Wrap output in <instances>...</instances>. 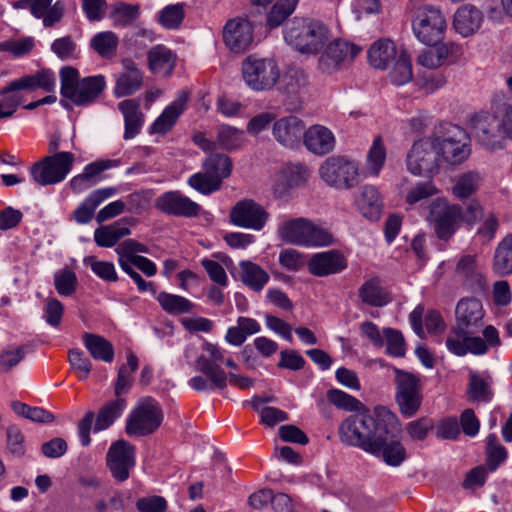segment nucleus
<instances>
[{
  "label": "nucleus",
  "mask_w": 512,
  "mask_h": 512,
  "mask_svg": "<svg viewBox=\"0 0 512 512\" xmlns=\"http://www.w3.org/2000/svg\"><path fill=\"white\" fill-rule=\"evenodd\" d=\"M202 350L207 355H200L195 361V369L203 373L210 383L218 388L224 389L227 386V374L220 367V363L224 362L226 351L213 344L205 341L202 345Z\"/></svg>",
  "instance_id": "a211bd4d"
},
{
  "label": "nucleus",
  "mask_w": 512,
  "mask_h": 512,
  "mask_svg": "<svg viewBox=\"0 0 512 512\" xmlns=\"http://www.w3.org/2000/svg\"><path fill=\"white\" fill-rule=\"evenodd\" d=\"M361 52V48L342 40L329 43L318 58V70L332 75L347 68Z\"/></svg>",
  "instance_id": "f3484780"
},
{
  "label": "nucleus",
  "mask_w": 512,
  "mask_h": 512,
  "mask_svg": "<svg viewBox=\"0 0 512 512\" xmlns=\"http://www.w3.org/2000/svg\"><path fill=\"white\" fill-rule=\"evenodd\" d=\"M397 429V416L384 406H377L373 414L358 412L343 420L338 428L341 442L365 452L373 449L379 434Z\"/></svg>",
  "instance_id": "f03ea898"
},
{
  "label": "nucleus",
  "mask_w": 512,
  "mask_h": 512,
  "mask_svg": "<svg viewBox=\"0 0 512 512\" xmlns=\"http://www.w3.org/2000/svg\"><path fill=\"white\" fill-rule=\"evenodd\" d=\"M239 266L241 281L252 290L261 291L269 281V274L258 264L241 261Z\"/></svg>",
  "instance_id": "79ce46f5"
},
{
  "label": "nucleus",
  "mask_w": 512,
  "mask_h": 512,
  "mask_svg": "<svg viewBox=\"0 0 512 512\" xmlns=\"http://www.w3.org/2000/svg\"><path fill=\"white\" fill-rule=\"evenodd\" d=\"M456 275L462 285L472 291H480L486 288V280L478 264L477 255H463L455 268Z\"/></svg>",
  "instance_id": "a878e982"
},
{
  "label": "nucleus",
  "mask_w": 512,
  "mask_h": 512,
  "mask_svg": "<svg viewBox=\"0 0 512 512\" xmlns=\"http://www.w3.org/2000/svg\"><path fill=\"white\" fill-rule=\"evenodd\" d=\"M433 137L413 143L406 157L409 172L417 176H433L438 173L440 162Z\"/></svg>",
  "instance_id": "4468645a"
},
{
  "label": "nucleus",
  "mask_w": 512,
  "mask_h": 512,
  "mask_svg": "<svg viewBox=\"0 0 512 512\" xmlns=\"http://www.w3.org/2000/svg\"><path fill=\"white\" fill-rule=\"evenodd\" d=\"M242 142V131L230 126H221L219 128L216 146L218 145L222 149L231 150L240 147Z\"/></svg>",
  "instance_id": "13d9d810"
},
{
  "label": "nucleus",
  "mask_w": 512,
  "mask_h": 512,
  "mask_svg": "<svg viewBox=\"0 0 512 512\" xmlns=\"http://www.w3.org/2000/svg\"><path fill=\"white\" fill-rule=\"evenodd\" d=\"M308 86V77L306 73L298 68L289 69L283 79L281 90L288 97H298L305 93Z\"/></svg>",
  "instance_id": "de8ad7c7"
},
{
  "label": "nucleus",
  "mask_w": 512,
  "mask_h": 512,
  "mask_svg": "<svg viewBox=\"0 0 512 512\" xmlns=\"http://www.w3.org/2000/svg\"><path fill=\"white\" fill-rule=\"evenodd\" d=\"M436 236L443 241L452 238L462 222V207L451 204L445 198H437L430 204L427 217Z\"/></svg>",
  "instance_id": "ddd939ff"
},
{
  "label": "nucleus",
  "mask_w": 512,
  "mask_h": 512,
  "mask_svg": "<svg viewBox=\"0 0 512 512\" xmlns=\"http://www.w3.org/2000/svg\"><path fill=\"white\" fill-rule=\"evenodd\" d=\"M327 399L337 408L346 411H360L363 407L358 399L339 389L328 390Z\"/></svg>",
  "instance_id": "4d7b16f0"
},
{
  "label": "nucleus",
  "mask_w": 512,
  "mask_h": 512,
  "mask_svg": "<svg viewBox=\"0 0 512 512\" xmlns=\"http://www.w3.org/2000/svg\"><path fill=\"white\" fill-rule=\"evenodd\" d=\"M124 71L119 74L114 94L117 97L129 96L138 91L143 84V73L131 59L122 61Z\"/></svg>",
  "instance_id": "bb28decb"
},
{
  "label": "nucleus",
  "mask_w": 512,
  "mask_h": 512,
  "mask_svg": "<svg viewBox=\"0 0 512 512\" xmlns=\"http://www.w3.org/2000/svg\"><path fill=\"white\" fill-rule=\"evenodd\" d=\"M157 300L162 309L169 314H185L194 308V304L190 300L167 292L159 293Z\"/></svg>",
  "instance_id": "5fc2aeb1"
},
{
  "label": "nucleus",
  "mask_w": 512,
  "mask_h": 512,
  "mask_svg": "<svg viewBox=\"0 0 512 512\" xmlns=\"http://www.w3.org/2000/svg\"><path fill=\"white\" fill-rule=\"evenodd\" d=\"M305 130V123L299 117L289 115L274 121L272 135L279 144L293 148L300 142Z\"/></svg>",
  "instance_id": "b1692460"
},
{
  "label": "nucleus",
  "mask_w": 512,
  "mask_h": 512,
  "mask_svg": "<svg viewBox=\"0 0 512 512\" xmlns=\"http://www.w3.org/2000/svg\"><path fill=\"white\" fill-rule=\"evenodd\" d=\"M471 130L478 142L489 150L502 149L512 141V103L505 104L496 114L479 112L470 119Z\"/></svg>",
  "instance_id": "7ed1b4c3"
},
{
  "label": "nucleus",
  "mask_w": 512,
  "mask_h": 512,
  "mask_svg": "<svg viewBox=\"0 0 512 512\" xmlns=\"http://www.w3.org/2000/svg\"><path fill=\"white\" fill-rule=\"evenodd\" d=\"M135 462V446L122 439L114 442L106 455L107 468L118 482H124L129 478Z\"/></svg>",
  "instance_id": "aec40b11"
},
{
  "label": "nucleus",
  "mask_w": 512,
  "mask_h": 512,
  "mask_svg": "<svg viewBox=\"0 0 512 512\" xmlns=\"http://www.w3.org/2000/svg\"><path fill=\"white\" fill-rule=\"evenodd\" d=\"M358 296L363 303L373 307H382L391 301L389 292L382 287L378 278L366 280L359 288Z\"/></svg>",
  "instance_id": "c9c22d12"
},
{
  "label": "nucleus",
  "mask_w": 512,
  "mask_h": 512,
  "mask_svg": "<svg viewBox=\"0 0 512 512\" xmlns=\"http://www.w3.org/2000/svg\"><path fill=\"white\" fill-rule=\"evenodd\" d=\"M401 432V424L397 418V429L385 431L378 435L377 440L373 443V449L369 450V454L381 457L389 466L401 465L407 457V452L401 443L398 435Z\"/></svg>",
  "instance_id": "6ab92c4d"
},
{
  "label": "nucleus",
  "mask_w": 512,
  "mask_h": 512,
  "mask_svg": "<svg viewBox=\"0 0 512 512\" xmlns=\"http://www.w3.org/2000/svg\"><path fill=\"white\" fill-rule=\"evenodd\" d=\"M395 63L389 73L390 80L396 85H404L413 78L410 56L404 49H401L399 55L394 60Z\"/></svg>",
  "instance_id": "864d4df0"
},
{
  "label": "nucleus",
  "mask_w": 512,
  "mask_h": 512,
  "mask_svg": "<svg viewBox=\"0 0 512 512\" xmlns=\"http://www.w3.org/2000/svg\"><path fill=\"white\" fill-rule=\"evenodd\" d=\"M492 379L490 376L482 377L472 373L469 379L468 395L472 401L488 402L493 397L491 390Z\"/></svg>",
  "instance_id": "603ef678"
},
{
  "label": "nucleus",
  "mask_w": 512,
  "mask_h": 512,
  "mask_svg": "<svg viewBox=\"0 0 512 512\" xmlns=\"http://www.w3.org/2000/svg\"><path fill=\"white\" fill-rule=\"evenodd\" d=\"M327 28L315 21L293 19L284 30L285 41L302 53L314 54L328 38Z\"/></svg>",
  "instance_id": "0eeeda50"
},
{
  "label": "nucleus",
  "mask_w": 512,
  "mask_h": 512,
  "mask_svg": "<svg viewBox=\"0 0 512 512\" xmlns=\"http://www.w3.org/2000/svg\"><path fill=\"white\" fill-rule=\"evenodd\" d=\"M458 52V46L452 42L436 44L435 48L422 51L418 55L417 62L426 68L436 69L440 67L449 57L450 54Z\"/></svg>",
  "instance_id": "4c0bfd02"
},
{
  "label": "nucleus",
  "mask_w": 512,
  "mask_h": 512,
  "mask_svg": "<svg viewBox=\"0 0 512 512\" xmlns=\"http://www.w3.org/2000/svg\"><path fill=\"white\" fill-rule=\"evenodd\" d=\"M438 189L431 181L419 182L406 194V202L410 205L438 194Z\"/></svg>",
  "instance_id": "680f3d73"
},
{
  "label": "nucleus",
  "mask_w": 512,
  "mask_h": 512,
  "mask_svg": "<svg viewBox=\"0 0 512 512\" xmlns=\"http://www.w3.org/2000/svg\"><path fill=\"white\" fill-rule=\"evenodd\" d=\"M361 213L371 220L380 217L382 210V198L376 187L366 185L362 188L361 194L357 200Z\"/></svg>",
  "instance_id": "a19ab883"
},
{
  "label": "nucleus",
  "mask_w": 512,
  "mask_h": 512,
  "mask_svg": "<svg viewBox=\"0 0 512 512\" xmlns=\"http://www.w3.org/2000/svg\"><path fill=\"white\" fill-rule=\"evenodd\" d=\"M483 15L480 10L471 5H464L456 11L453 26L463 37L473 35L481 26Z\"/></svg>",
  "instance_id": "7c9ffc66"
},
{
  "label": "nucleus",
  "mask_w": 512,
  "mask_h": 512,
  "mask_svg": "<svg viewBox=\"0 0 512 512\" xmlns=\"http://www.w3.org/2000/svg\"><path fill=\"white\" fill-rule=\"evenodd\" d=\"M482 182L480 174L476 171H467L460 174L452 187L455 198L463 200L477 192Z\"/></svg>",
  "instance_id": "c03bdc74"
},
{
  "label": "nucleus",
  "mask_w": 512,
  "mask_h": 512,
  "mask_svg": "<svg viewBox=\"0 0 512 512\" xmlns=\"http://www.w3.org/2000/svg\"><path fill=\"white\" fill-rule=\"evenodd\" d=\"M74 162L75 155L73 153L58 152L34 163L30 168V174L38 185H53L66 178Z\"/></svg>",
  "instance_id": "9b49d317"
},
{
  "label": "nucleus",
  "mask_w": 512,
  "mask_h": 512,
  "mask_svg": "<svg viewBox=\"0 0 512 512\" xmlns=\"http://www.w3.org/2000/svg\"><path fill=\"white\" fill-rule=\"evenodd\" d=\"M231 159L222 153L209 155L202 164V171L193 174L188 184L198 192L209 195L218 191L224 179L232 172Z\"/></svg>",
  "instance_id": "6e6552de"
},
{
  "label": "nucleus",
  "mask_w": 512,
  "mask_h": 512,
  "mask_svg": "<svg viewBox=\"0 0 512 512\" xmlns=\"http://www.w3.org/2000/svg\"><path fill=\"white\" fill-rule=\"evenodd\" d=\"M125 120L124 139L134 138L141 130L143 124V113L140 104L134 99H127L118 104Z\"/></svg>",
  "instance_id": "f704fd0d"
},
{
  "label": "nucleus",
  "mask_w": 512,
  "mask_h": 512,
  "mask_svg": "<svg viewBox=\"0 0 512 512\" xmlns=\"http://www.w3.org/2000/svg\"><path fill=\"white\" fill-rule=\"evenodd\" d=\"M109 17L115 27L130 26L140 17V6L125 2L113 3Z\"/></svg>",
  "instance_id": "49530a36"
},
{
  "label": "nucleus",
  "mask_w": 512,
  "mask_h": 512,
  "mask_svg": "<svg viewBox=\"0 0 512 512\" xmlns=\"http://www.w3.org/2000/svg\"><path fill=\"white\" fill-rule=\"evenodd\" d=\"M412 28L419 41L431 46L438 44L443 39L447 23L440 9L423 5L415 12Z\"/></svg>",
  "instance_id": "9d476101"
},
{
  "label": "nucleus",
  "mask_w": 512,
  "mask_h": 512,
  "mask_svg": "<svg viewBox=\"0 0 512 512\" xmlns=\"http://www.w3.org/2000/svg\"><path fill=\"white\" fill-rule=\"evenodd\" d=\"M83 344L94 360L110 363L114 359V347L110 341L103 336L84 333Z\"/></svg>",
  "instance_id": "e433bc0d"
},
{
  "label": "nucleus",
  "mask_w": 512,
  "mask_h": 512,
  "mask_svg": "<svg viewBox=\"0 0 512 512\" xmlns=\"http://www.w3.org/2000/svg\"><path fill=\"white\" fill-rule=\"evenodd\" d=\"M126 404V399L122 397H116L115 400L107 402L98 412L95 431L105 430L110 427L121 416L126 408Z\"/></svg>",
  "instance_id": "a18cd8bd"
},
{
  "label": "nucleus",
  "mask_w": 512,
  "mask_h": 512,
  "mask_svg": "<svg viewBox=\"0 0 512 512\" xmlns=\"http://www.w3.org/2000/svg\"><path fill=\"white\" fill-rule=\"evenodd\" d=\"M61 105L67 109L71 104L86 106L94 101L103 92L106 82L102 75L89 76L80 79L79 72L72 66H65L60 70Z\"/></svg>",
  "instance_id": "20e7f679"
},
{
  "label": "nucleus",
  "mask_w": 512,
  "mask_h": 512,
  "mask_svg": "<svg viewBox=\"0 0 512 512\" xmlns=\"http://www.w3.org/2000/svg\"><path fill=\"white\" fill-rule=\"evenodd\" d=\"M81 8L89 22H99L105 17L108 3L106 0H81Z\"/></svg>",
  "instance_id": "69168bd1"
},
{
  "label": "nucleus",
  "mask_w": 512,
  "mask_h": 512,
  "mask_svg": "<svg viewBox=\"0 0 512 512\" xmlns=\"http://www.w3.org/2000/svg\"><path fill=\"white\" fill-rule=\"evenodd\" d=\"M383 334L386 339V351L388 354L401 357L405 354L404 338L402 334L395 329L385 328Z\"/></svg>",
  "instance_id": "774afa93"
},
{
  "label": "nucleus",
  "mask_w": 512,
  "mask_h": 512,
  "mask_svg": "<svg viewBox=\"0 0 512 512\" xmlns=\"http://www.w3.org/2000/svg\"><path fill=\"white\" fill-rule=\"evenodd\" d=\"M261 330L260 323L250 317L241 316L237 319V325L229 327L225 340L234 346L242 345L248 336L257 334Z\"/></svg>",
  "instance_id": "58836bf2"
},
{
  "label": "nucleus",
  "mask_w": 512,
  "mask_h": 512,
  "mask_svg": "<svg viewBox=\"0 0 512 512\" xmlns=\"http://www.w3.org/2000/svg\"><path fill=\"white\" fill-rule=\"evenodd\" d=\"M68 360L71 368L76 372L80 380H84L89 376L92 370V363L83 351L77 348L70 349L68 351Z\"/></svg>",
  "instance_id": "bf43d9fd"
},
{
  "label": "nucleus",
  "mask_w": 512,
  "mask_h": 512,
  "mask_svg": "<svg viewBox=\"0 0 512 512\" xmlns=\"http://www.w3.org/2000/svg\"><path fill=\"white\" fill-rule=\"evenodd\" d=\"M55 87V77L50 70H41L35 75L21 77L8 84V88L3 92L12 90H34L42 88L46 92H52Z\"/></svg>",
  "instance_id": "2f4dec72"
},
{
  "label": "nucleus",
  "mask_w": 512,
  "mask_h": 512,
  "mask_svg": "<svg viewBox=\"0 0 512 512\" xmlns=\"http://www.w3.org/2000/svg\"><path fill=\"white\" fill-rule=\"evenodd\" d=\"M184 18V10L180 4L165 7L159 16V22L167 29L178 28Z\"/></svg>",
  "instance_id": "338daca9"
},
{
  "label": "nucleus",
  "mask_w": 512,
  "mask_h": 512,
  "mask_svg": "<svg viewBox=\"0 0 512 512\" xmlns=\"http://www.w3.org/2000/svg\"><path fill=\"white\" fill-rule=\"evenodd\" d=\"M347 267V260L338 250L314 254L308 261L309 272L317 277L337 274Z\"/></svg>",
  "instance_id": "393cba45"
},
{
  "label": "nucleus",
  "mask_w": 512,
  "mask_h": 512,
  "mask_svg": "<svg viewBox=\"0 0 512 512\" xmlns=\"http://www.w3.org/2000/svg\"><path fill=\"white\" fill-rule=\"evenodd\" d=\"M322 180L339 190H349L359 183L358 164L344 156L327 158L319 168Z\"/></svg>",
  "instance_id": "f8f14e48"
},
{
  "label": "nucleus",
  "mask_w": 512,
  "mask_h": 512,
  "mask_svg": "<svg viewBox=\"0 0 512 512\" xmlns=\"http://www.w3.org/2000/svg\"><path fill=\"white\" fill-rule=\"evenodd\" d=\"M155 207L165 214L188 218L197 216L201 210L199 204L179 191L162 194L156 199Z\"/></svg>",
  "instance_id": "5701e85b"
},
{
  "label": "nucleus",
  "mask_w": 512,
  "mask_h": 512,
  "mask_svg": "<svg viewBox=\"0 0 512 512\" xmlns=\"http://www.w3.org/2000/svg\"><path fill=\"white\" fill-rule=\"evenodd\" d=\"M439 162L457 166L465 162L471 153L469 138L466 132L455 126L451 133L433 138Z\"/></svg>",
  "instance_id": "2eb2a0df"
},
{
  "label": "nucleus",
  "mask_w": 512,
  "mask_h": 512,
  "mask_svg": "<svg viewBox=\"0 0 512 512\" xmlns=\"http://www.w3.org/2000/svg\"><path fill=\"white\" fill-rule=\"evenodd\" d=\"M454 317L445 341L452 354L459 357L467 354L481 356L502 345L497 328L486 324V310L479 298H461L456 304Z\"/></svg>",
  "instance_id": "f257e3e1"
},
{
  "label": "nucleus",
  "mask_w": 512,
  "mask_h": 512,
  "mask_svg": "<svg viewBox=\"0 0 512 512\" xmlns=\"http://www.w3.org/2000/svg\"><path fill=\"white\" fill-rule=\"evenodd\" d=\"M269 213L252 199H244L230 211V221L236 226L261 230L268 221Z\"/></svg>",
  "instance_id": "412c9836"
},
{
  "label": "nucleus",
  "mask_w": 512,
  "mask_h": 512,
  "mask_svg": "<svg viewBox=\"0 0 512 512\" xmlns=\"http://www.w3.org/2000/svg\"><path fill=\"white\" fill-rule=\"evenodd\" d=\"M223 40L226 47L234 53L246 51L253 41L251 22L242 18L229 20L223 29Z\"/></svg>",
  "instance_id": "4be33fe9"
},
{
  "label": "nucleus",
  "mask_w": 512,
  "mask_h": 512,
  "mask_svg": "<svg viewBox=\"0 0 512 512\" xmlns=\"http://www.w3.org/2000/svg\"><path fill=\"white\" fill-rule=\"evenodd\" d=\"M26 351L23 346L5 349L0 353V372L8 373L17 366L25 357Z\"/></svg>",
  "instance_id": "0e129e2a"
},
{
  "label": "nucleus",
  "mask_w": 512,
  "mask_h": 512,
  "mask_svg": "<svg viewBox=\"0 0 512 512\" xmlns=\"http://www.w3.org/2000/svg\"><path fill=\"white\" fill-rule=\"evenodd\" d=\"M124 219L113 224L101 226L94 232V241L99 247H113L118 241L130 234V229L123 225Z\"/></svg>",
  "instance_id": "37998d69"
},
{
  "label": "nucleus",
  "mask_w": 512,
  "mask_h": 512,
  "mask_svg": "<svg viewBox=\"0 0 512 512\" xmlns=\"http://www.w3.org/2000/svg\"><path fill=\"white\" fill-rule=\"evenodd\" d=\"M399 52L395 43L390 39H379L368 50V60L371 66L384 70L393 62Z\"/></svg>",
  "instance_id": "72a5a7b5"
},
{
  "label": "nucleus",
  "mask_w": 512,
  "mask_h": 512,
  "mask_svg": "<svg viewBox=\"0 0 512 512\" xmlns=\"http://www.w3.org/2000/svg\"><path fill=\"white\" fill-rule=\"evenodd\" d=\"M277 235L286 244L303 247L328 246L334 241L327 229L303 217L283 221L277 228Z\"/></svg>",
  "instance_id": "39448f33"
},
{
  "label": "nucleus",
  "mask_w": 512,
  "mask_h": 512,
  "mask_svg": "<svg viewBox=\"0 0 512 512\" xmlns=\"http://www.w3.org/2000/svg\"><path fill=\"white\" fill-rule=\"evenodd\" d=\"M115 193L116 189L113 187L93 191L73 212L72 218L79 224L89 223L93 219L97 207Z\"/></svg>",
  "instance_id": "c756f323"
},
{
  "label": "nucleus",
  "mask_w": 512,
  "mask_h": 512,
  "mask_svg": "<svg viewBox=\"0 0 512 512\" xmlns=\"http://www.w3.org/2000/svg\"><path fill=\"white\" fill-rule=\"evenodd\" d=\"M147 61L152 73L168 77L176 66L177 55L165 45L158 44L147 52Z\"/></svg>",
  "instance_id": "cd10ccee"
},
{
  "label": "nucleus",
  "mask_w": 512,
  "mask_h": 512,
  "mask_svg": "<svg viewBox=\"0 0 512 512\" xmlns=\"http://www.w3.org/2000/svg\"><path fill=\"white\" fill-rule=\"evenodd\" d=\"M188 96L182 93L175 101L167 106L162 114L154 121L151 132L165 134L172 129L179 116L185 110Z\"/></svg>",
  "instance_id": "473e14b6"
},
{
  "label": "nucleus",
  "mask_w": 512,
  "mask_h": 512,
  "mask_svg": "<svg viewBox=\"0 0 512 512\" xmlns=\"http://www.w3.org/2000/svg\"><path fill=\"white\" fill-rule=\"evenodd\" d=\"M396 402L402 415L412 417L422 403L420 378L410 372L394 368Z\"/></svg>",
  "instance_id": "dca6fc26"
},
{
  "label": "nucleus",
  "mask_w": 512,
  "mask_h": 512,
  "mask_svg": "<svg viewBox=\"0 0 512 512\" xmlns=\"http://www.w3.org/2000/svg\"><path fill=\"white\" fill-rule=\"evenodd\" d=\"M303 138L306 148L317 155L331 152L335 145L333 133L322 125H313L305 130Z\"/></svg>",
  "instance_id": "c85d7f7f"
},
{
  "label": "nucleus",
  "mask_w": 512,
  "mask_h": 512,
  "mask_svg": "<svg viewBox=\"0 0 512 512\" xmlns=\"http://www.w3.org/2000/svg\"><path fill=\"white\" fill-rule=\"evenodd\" d=\"M54 284L57 292L62 296H69L74 293L77 278L74 272L68 269L60 270L55 274Z\"/></svg>",
  "instance_id": "052dcab7"
},
{
  "label": "nucleus",
  "mask_w": 512,
  "mask_h": 512,
  "mask_svg": "<svg viewBox=\"0 0 512 512\" xmlns=\"http://www.w3.org/2000/svg\"><path fill=\"white\" fill-rule=\"evenodd\" d=\"M119 39L112 31L99 32L90 41L91 48L105 59H111L116 55Z\"/></svg>",
  "instance_id": "09e8293b"
},
{
  "label": "nucleus",
  "mask_w": 512,
  "mask_h": 512,
  "mask_svg": "<svg viewBox=\"0 0 512 512\" xmlns=\"http://www.w3.org/2000/svg\"><path fill=\"white\" fill-rule=\"evenodd\" d=\"M386 160V147L380 135L373 140L366 158V171L371 176H378Z\"/></svg>",
  "instance_id": "3c124183"
},
{
  "label": "nucleus",
  "mask_w": 512,
  "mask_h": 512,
  "mask_svg": "<svg viewBox=\"0 0 512 512\" xmlns=\"http://www.w3.org/2000/svg\"><path fill=\"white\" fill-rule=\"evenodd\" d=\"M163 411L151 397L141 399L126 420L125 431L130 436L143 437L153 434L163 422Z\"/></svg>",
  "instance_id": "1a4fd4ad"
},
{
  "label": "nucleus",
  "mask_w": 512,
  "mask_h": 512,
  "mask_svg": "<svg viewBox=\"0 0 512 512\" xmlns=\"http://www.w3.org/2000/svg\"><path fill=\"white\" fill-rule=\"evenodd\" d=\"M35 42L32 37H25L19 40H7L0 43V51L9 52L14 57L29 54L34 48Z\"/></svg>",
  "instance_id": "e2e57ef3"
},
{
  "label": "nucleus",
  "mask_w": 512,
  "mask_h": 512,
  "mask_svg": "<svg viewBox=\"0 0 512 512\" xmlns=\"http://www.w3.org/2000/svg\"><path fill=\"white\" fill-rule=\"evenodd\" d=\"M241 73L245 84L256 92L270 91L280 80V67L269 57L247 56L242 61Z\"/></svg>",
  "instance_id": "423d86ee"
},
{
  "label": "nucleus",
  "mask_w": 512,
  "mask_h": 512,
  "mask_svg": "<svg viewBox=\"0 0 512 512\" xmlns=\"http://www.w3.org/2000/svg\"><path fill=\"white\" fill-rule=\"evenodd\" d=\"M492 269L498 276L512 274V233L498 243L493 256Z\"/></svg>",
  "instance_id": "ea45409f"
},
{
  "label": "nucleus",
  "mask_w": 512,
  "mask_h": 512,
  "mask_svg": "<svg viewBox=\"0 0 512 512\" xmlns=\"http://www.w3.org/2000/svg\"><path fill=\"white\" fill-rule=\"evenodd\" d=\"M138 368V358L133 352L127 353V363L123 364L118 371L117 380L115 383V396L121 397V395L127 392L132 386L133 373Z\"/></svg>",
  "instance_id": "8fccbe9b"
},
{
  "label": "nucleus",
  "mask_w": 512,
  "mask_h": 512,
  "mask_svg": "<svg viewBox=\"0 0 512 512\" xmlns=\"http://www.w3.org/2000/svg\"><path fill=\"white\" fill-rule=\"evenodd\" d=\"M299 0H278L267 15V25L276 28L295 10Z\"/></svg>",
  "instance_id": "6e6d98bb"
}]
</instances>
